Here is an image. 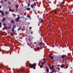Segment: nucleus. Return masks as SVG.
Here are the masks:
<instances>
[{
    "label": "nucleus",
    "instance_id": "nucleus-1",
    "mask_svg": "<svg viewBox=\"0 0 73 73\" xmlns=\"http://www.w3.org/2000/svg\"><path fill=\"white\" fill-rule=\"evenodd\" d=\"M29 65L31 68H33L34 69H36V67H35V64H31V63H29Z\"/></svg>",
    "mask_w": 73,
    "mask_h": 73
},
{
    "label": "nucleus",
    "instance_id": "nucleus-2",
    "mask_svg": "<svg viewBox=\"0 0 73 73\" xmlns=\"http://www.w3.org/2000/svg\"><path fill=\"white\" fill-rule=\"evenodd\" d=\"M61 56L62 59H64V58H65L66 57V56L65 55H62Z\"/></svg>",
    "mask_w": 73,
    "mask_h": 73
},
{
    "label": "nucleus",
    "instance_id": "nucleus-3",
    "mask_svg": "<svg viewBox=\"0 0 73 73\" xmlns=\"http://www.w3.org/2000/svg\"><path fill=\"white\" fill-rule=\"evenodd\" d=\"M20 20V17H18V18H16L15 19V21L17 22H19V21Z\"/></svg>",
    "mask_w": 73,
    "mask_h": 73
},
{
    "label": "nucleus",
    "instance_id": "nucleus-4",
    "mask_svg": "<svg viewBox=\"0 0 73 73\" xmlns=\"http://www.w3.org/2000/svg\"><path fill=\"white\" fill-rule=\"evenodd\" d=\"M5 20V18H4L2 20V22H4Z\"/></svg>",
    "mask_w": 73,
    "mask_h": 73
},
{
    "label": "nucleus",
    "instance_id": "nucleus-5",
    "mask_svg": "<svg viewBox=\"0 0 73 73\" xmlns=\"http://www.w3.org/2000/svg\"><path fill=\"white\" fill-rule=\"evenodd\" d=\"M53 11V12H54V13L55 14H56L57 13V11H56V10H54Z\"/></svg>",
    "mask_w": 73,
    "mask_h": 73
},
{
    "label": "nucleus",
    "instance_id": "nucleus-6",
    "mask_svg": "<svg viewBox=\"0 0 73 73\" xmlns=\"http://www.w3.org/2000/svg\"><path fill=\"white\" fill-rule=\"evenodd\" d=\"M43 43L42 42V40H41L39 41V44H42Z\"/></svg>",
    "mask_w": 73,
    "mask_h": 73
},
{
    "label": "nucleus",
    "instance_id": "nucleus-7",
    "mask_svg": "<svg viewBox=\"0 0 73 73\" xmlns=\"http://www.w3.org/2000/svg\"><path fill=\"white\" fill-rule=\"evenodd\" d=\"M27 11H30L31 10V8H27L26 9Z\"/></svg>",
    "mask_w": 73,
    "mask_h": 73
},
{
    "label": "nucleus",
    "instance_id": "nucleus-8",
    "mask_svg": "<svg viewBox=\"0 0 73 73\" xmlns=\"http://www.w3.org/2000/svg\"><path fill=\"white\" fill-rule=\"evenodd\" d=\"M55 70V69H52V73H54V71Z\"/></svg>",
    "mask_w": 73,
    "mask_h": 73
},
{
    "label": "nucleus",
    "instance_id": "nucleus-9",
    "mask_svg": "<svg viewBox=\"0 0 73 73\" xmlns=\"http://www.w3.org/2000/svg\"><path fill=\"white\" fill-rule=\"evenodd\" d=\"M5 13L6 15H8V13H9V11H6L5 12Z\"/></svg>",
    "mask_w": 73,
    "mask_h": 73
},
{
    "label": "nucleus",
    "instance_id": "nucleus-10",
    "mask_svg": "<svg viewBox=\"0 0 73 73\" xmlns=\"http://www.w3.org/2000/svg\"><path fill=\"white\" fill-rule=\"evenodd\" d=\"M1 13L3 16L4 15V12H3V11L1 12Z\"/></svg>",
    "mask_w": 73,
    "mask_h": 73
},
{
    "label": "nucleus",
    "instance_id": "nucleus-11",
    "mask_svg": "<svg viewBox=\"0 0 73 73\" xmlns=\"http://www.w3.org/2000/svg\"><path fill=\"white\" fill-rule=\"evenodd\" d=\"M44 64H45V63L44 62H43L41 63V65H44Z\"/></svg>",
    "mask_w": 73,
    "mask_h": 73
},
{
    "label": "nucleus",
    "instance_id": "nucleus-12",
    "mask_svg": "<svg viewBox=\"0 0 73 73\" xmlns=\"http://www.w3.org/2000/svg\"><path fill=\"white\" fill-rule=\"evenodd\" d=\"M8 4L9 5H11V2H10V1H9L8 2Z\"/></svg>",
    "mask_w": 73,
    "mask_h": 73
},
{
    "label": "nucleus",
    "instance_id": "nucleus-13",
    "mask_svg": "<svg viewBox=\"0 0 73 73\" xmlns=\"http://www.w3.org/2000/svg\"><path fill=\"white\" fill-rule=\"evenodd\" d=\"M49 68H47V72L48 73H49Z\"/></svg>",
    "mask_w": 73,
    "mask_h": 73
},
{
    "label": "nucleus",
    "instance_id": "nucleus-14",
    "mask_svg": "<svg viewBox=\"0 0 73 73\" xmlns=\"http://www.w3.org/2000/svg\"><path fill=\"white\" fill-rule=\"evenodd\" d=\"M40 68H43V65H41L40 66Z\"/></svg>",
    "mask_w": 73,
    "mask_h": 73
},
{
    "label": "nucleus",
    "instance_id": "nucleus-15",
    "mask_svg": "<svg viewBox=\"0 0 73 73\" xmlns=\"http://www.w3.org/2000/svg\"><path fill=\"white\" fill-rule=\"evenodd\" d=\"M61 67L62 68H64V66L62 65H61Z\"/></svg>",
    "mask_w": 73,
    "mask_h": 73
},
{
    "label": "nucleus",
    "instance_id": "nucleus-16",
    "mask_svg": "<svg viewBox=\"0 0 73 73\" xmlns=\"http://www.w3.org/2000/svg\"><path fill=\"white\" fill-rule=\"evenodd\" d=\"M21 27L19 28L18 30V31H19L21 29Z\"/></svg>",
    "mask_w": 73,
    "mask_h": 73
},
{
    "label": "nucleus",
    "instance_id": "nucleus-17",
    "mask_svg": "<svg viewBox=\"0 0 73 73\" xmlns=\"http://www.w3.org/2000/svg\"><path fill=\"white\" fill-rule=\"evenodd\" d=\"M11 23H15V22L13 21V20H12L11 21Z\"/></svg>",
    "mask_w": 73,
    "mask_h": 73
},
{
    "label": "nucleus",
    "instance_id": "nucleus-18",
    "mask_svg": "<svg viewBox=\"0 0 73 73\" xmlns=\"http://www.w3.org/2000/svg\"><path fill=\"white\" fill-rule=\"evenodd\" d=\"M1 22H0V28H1Z\"/></svg>",
    "mask_w": 73,
    "mask_h": 73
},
{
    "label": "nucleus",
    "instance_id": "nucleus-19",
    "mask_svg": "<svg viewBox=\"0 0 73 73\" xmlns=\"http://www.w3.org/2000/svg\"><path fill=\"white\" fill-rule=\"evenodd\" d=\"M10 34L11 35H12V36H13V33H10Z\"/></svg>",
    "mask_w": 73,
    "mask_h": 73
},
{
    "label": "nucleus",
    "instance_id": "nucleus-20",
    "mask_svg": "<svg viewBox=\"0 0 73 73\" xmlns=\"http://www.w3.org/2000/svg\"><path fill=\"white\" fill-rule=\"evenodd\" d=\"M51 69H53V68H54V67L51 66Z\"/></svg>",
    "mask_w": 73,
    "mask_h": 73
},
{
    "label": "nucleus",
    "instance_id": "nucleus-21",
    "mask_svg": "<svg viewBox=\"0 0 73 73\" xmlns=\"http://www.w3.org/2000/svg\"><path fill=\"white\" fill-rule=\"evenodd\" d=\"M33 6H36V4H33Z\"/></svg>",
    "mask_w": 73,
    "mask_h": 73
},
{
    "label": "nucleus",
    "instance_id": "nucleus-22",
    "mask_svg": "<svg viewBox=\"0 0 73 73\" xmlns=\"http://www.w3.org/2000/svg\"><path fill=\"white\" fill-rule=\"evenodd\" d=\"M27 17H29V18H31V16H29V15H27Z\"/></svg>",
    "mask_w": 73,
    "mask_h": 73
},
{
    "label": "nucleus",
    "instance_id": "nucleus-23",
    "mask_svg": "<svg viewBox=\"0 0 73 73\" xmlns=\"http://www.w3.org/2000/svg\"><path fill=\"white\" fill-rule=\"evenodd\" d=\"M31 8H33V5H31Z\"/></svg>",
    "mask_w": 73,
    "mask_h": 73
},
{
    "label": "nucleus",
    "instance_id": "nucleus-24",
    "mask_svg": "<svg viewBox=\"0 0 73 73\" xmlns=\"http://www.w3.org/2000/svg\"><path fill=\"white\" fill-rule=\"evenodd\" d=\"M4 28H5V29H6V30H7V27H4Z\"/></svg>",
    "mask_w": 73,
    "mask_h": 73
},
{
    "label": "nucleus",
    "instance_id": "nucleus-25",
    "mask_svg": "<svg viewBox=\"0 0 73 73\" xmlns=\"http://www.w3.org/2000/svg\"><path fill=\"white\" fill-rule=\"evenodd\" d=\"M23 70H20V72H21V73H23Z\"/></svg>",
    "mask_w": 73,
    "mask_h": 73
},
{
    "label": "nucleus",
    "instance_id": "nucleus-26",
    "mask_svg": "<svg viewBox=\"0 0 73 73\" xmlns=\"http://www.w3.org/2000/svg\"><path fill=\"white\" fill-rule=\"evenodd\" d=\"M8 29H11V27L10 26L8 28H7Z\"/></svg>",
    "mask_w": 73,
    "mask_h": 73
},
{
    "label": "nucleus",
    "instance_id": "nucleus-27",
    "mask_svg": "<svg viewBox=\"0 0 73 73\" xmlns=\"http://www.w3.org/2000/svg\"><path fill=\"white\" fill-rule=\"evenodd\" d=\"M50 57L51 58V59H53V57L52 56H50Z\"/></svg>",
    "mask_w": 73,
    "mask_h": 73
},
{
    "label": "nucleus",
    "instance_id": "nucleus-28",
    "mask_svg": "<svg viewBox=\"0 0 73 73\" xmlns=\"http://www.w3.org/2000/svg\"><path fill=\"white\" fill-rule=\"evenodd\" d=\"M62 4H65V2L63 1L62 2Z\"/></svg>",
    "mask_w": 73,
    "mask_h": 73
},
{
    "label": "nucleus",
    "instance_id": "nucleus-29",
    "mask_svg": "<svg viewBox=\"0 0 73 73\" xmlns=\"http://www.w3.org/2000/svg\"><path fill=\"white\" fill-rule=\"evenodd\" d=\"M50 57H51L52 56V54H51V53H50Z\"/></svg>",
    "mask_w": 73,
    "mask_h": 73
},
{
    "label": "nucleus",
    "instance_id": "nucleus-30",
    "mask_svg": "<svg viewBox=\"0 0 73 73\" xmlns=\"http://www.w3.org/2000/svg\"><path fill=\"white\" fill-rule=\"evenodd\" d=\"M44 21V19H42L41 21V23H42Z\"/></svg>",
    "mask_w": 73,
    "mask_h": 73
},
{
    "label": "nucleus",
    "instance_id": "nucleus-31",
    "mask_svg": "<svg viewBox=\"0 0 73 73\" xmlns=\"http://www.w3.org/2000/svg\"><path fill=\"white\" fill-rule=\"evenodd\" d=\"M28 6L29 7V6H30V3H28Z\"/></svg>",
    "mask_w": 73,
    "mask_h": 73
},
{
    "label": "nucleus",
    "instance_id": "nucleus-32",
    "mask_svg": "<svg viewBox=\"0 0 73 73\" xmlns=\"http://www.w3.org/2000/svg\"><path fill=\"white\" fill-rule=\"evenodd\" d=\"M37 49L38 50V49H40V48L39 47H37Z\"/></svg>",
    "mask_w": 73,
    "mask_h": 73
},
{
    "label": "nucleus",
    "instance_id": "nucleus-33",
    "mask_svg": "<svg viewBox=\"0 0 73 73\" xmlns=\"http://www.w3.org/2000/svg\"><path fill=\"white\" fill-rule=\"evenodd\" d=\"M29 41H30V42H31V39H30V38H29Z\"/></svg>",
    "mask_w": 73,
    "mask_h": 73
},
{
    "label": "nucleus",
    "instance_id": "nucleus-34",
    "mask_svg": "<svg viewBox=\"0 0 73 73\" xmlns=\"http://www.w3.org/2000/svg\"><path fill=\"white\" fill-rule=\"evenodd\" d=\"M15 7L16 8H17L18 7H17V5H15Z\"/></svg>",
    "mask_w": 73,
    "mask_h": 73
},
{
    "label": "nucleus",
    "instance_id": "nucleus-35",
    "mask_svg": "<svg viewBox=\"0 0 73 73\" xmlns=\"http://www.w3.org/2000/svg\"><path fill=\"white\" fill-rule=\"evenodd\" d=\"M16 26L15 25H14V26L13 27L14 28H16Z\"/></svg>",
    "mask_w": 73,
    "mask_h": 73
},
{
    "label": "nucleus",
    "instance_id": "nucleus-36",
    "mask_svg": "<svg viewBox=\"0 0 73 73\" xmlns=\"http://www.w3.org/2000/svg\"><path fill=\"white\" fill-rule=\"evenodd\" d=\"M68 66H66V67L65 68L66 69V68H68Z\"/></svg>",
    "mask_w": 73,
    "mask_h": 73
},
{
    "label": "nucleus",
    "instance_id": "nucleus-37",
    "mask_svg": "<svg viewBox=\"0 0 73 73\" xmlns=\"http://www.w3.org/2000/svg\"><path fill=\"white\" fill-rule=\"evenodd\" d=\"M6 25V24L5 23L3 24V26H4V27H5V26Z\"/></svg>",
    "mask_w": 73,
    "mask_h": 73
},
{
    "label": "nucleus",
    "instance_id": "nucleus-38",
    "mask_svg": "<svg viewBox=\"0 0 73 73\" xmlns=\"http://www.w3.org/2000/svg\"><path fill=\"white\" fill-rule=\"evenodd\" d=\"M12 31H13V32H15V31L14 30H13V29H12Z\"/></svg>",
    "mask_w": 73,
    "mask_h": 73
},
{
    "label": "nucleus",
    "instance_id": "nucleus-39",
    "mask_svg": "<svg viewBox=\"0 0 73 73\" xmlns=\"http://www.w3.org/2000/svg\"><path fill=\"white\" fill-rule=\"evenodd\" d=\"M42 44L43 46H44V45H45V44H44V43H42Z\"/></svg>",
    "mask_w": 73,
    "mask_h": 73
},
{
    "label": "nucleus",
    "instance_id": "nucleus-40",
    "mask_svg": "<svg viewBox=\"0 0 73 73\" xmlns=\"http://www.w3.org/2000/svg\"><path fill=\"white\" fill-rule=\"evenodd\" d=\"M31 35H32L33 34V31H32L31 32Z\"/></svg>",
    "mask_w": 73,
    "mask_h": 73
},
{
    "label": "nucleus",
    "instance_id": "nucleus-41",
    "mask_svg": "<svg viewBox=\"0 0 73 73\" xmlns=\"http://www.w3.org/2000/svg\"><path fill=\"white\" fill-rule=\"evenodd\" d=\"M11 12H14V10H11Z\"/></svg>",
    "mask_w": 73,
    "mask_h": 73
},
{
    "label": "nucleus",
    "instance_id": "nucleus-42",
    "mask_svg": "<svg viewBox=\"0 0 73 73\" xmlns=\"http://www.w3.org/2000/svg\"><path fill=\"white\" fill-rule=\"evenodd\" d=\"M9 11H10V12H11L12 11V9H9Z\"/></svg>",
    "mask_w": 73,
    "mask_h": 73
},
{
    "label": "nucleus",
    "instance_id": "nucleus-43",
    "mask_svg": "<svg viewBox=\"0 0 73 73\" xmlns=\"http://www.w3.org/2000/svg\"><path fill=\"white\" fill-rule=\"evenodd\" d=\"M48 27H49V28L50 27V25L49 24H48Z\"/></svg>",
    "mask_w": 73,
    "mask_h": 73
},
{
    "label": "nucleus",
    "instance_id": "nucleus-44",
    "mask_svg": "<svg viewBox=\"0 0 73 73\" xmlns=\"http://www.w3.org/2000/svg\"><path fill=\"white\" fill-rule=\"evenodd\" d=\"M3 11H2L1 10H0V13H1Z\"/></svg>",
    "mask_w": 73,
    "mask_h": 73
},
{
    "label": "nucleus",
    "instance_id": "nucleus-45",
    "mask_svg": "<svg viewBox=\"0 0 73 73\" xmlns=\"http://www.w3.org/2000/svg\"><path fill=\"white\" fill-rule=\"evenodd\" d=\"M2 36H4V33H2Z\"/></svg>",
    "mask_w": 73,
    "mask_h": 73
},
{
    "label": "nucleus",
    "instance_id": "nucleus-46",
    "mask_svg": "<svg viewBox=\"0 0 73 73\" xmlns=\"http://www.w3.org/2000/svg\"><path fill=\"white\" fill-rule=\"evenodd\" d=\"M1 3H2V4H3V3H4V2H3V1H1Z\"/></svg>",
    "mask_w": 73,
    "mask_h": 73
},
{
    "label": "nucleus",
    "instance_id": "nucleus-47",
    "mask_svg": "<svg viewBox=\"0 0 73 73\" xmlns=\"http://www.w3.org/2000/svg\"><path fill=\"white\" fill-rule=\"evenodd\" d=\"M29 29H30V30H31V29H32V27H30L29 28Z\"/></svg>",
    "mask_w": 73,
    "mask_h": 73
},
{
    "label": "nucleus",
    "instance_id": "nucleus-48",
    "mask_svg": "<svg viewBox=\"0 0 73 73\" xmlns=\"http://www.w3.org/2000/svg\"><path fill=\"white\" fill-rule=\"evenodd\" d=\"M17 16H18V17H20V15H17Z\"/></svg>",
    "mask_w": 73,
    "mask_h": 73
},
{
    "label": "nucleus",
    "instance_id": "nucleus-49",
    "mask_svg": "<svg viewBox=\"0 0 73 73\" xmlns=\"http://www.w3.org/2000/svg\"><path fill=\"white\" fill-rule=\"evenodd\" d=\"M4 46H7V45L5 44V45H4Z\"/></svg>",
    "mask_w": 73,
    "mask_h": 73
},
{
    "label": "nucleus",
    "instance_id": "nucleus-50",
    "mask_svg": "<svg viewBox=\"0 0 73 73\" xmlns=\"http://www.w3.org/2000/svg\"><path fill=\"white\" fill-rule=\"evenodd\" d=\"M44 61H46V59H44L43 60Z\"/></svg>",
    "mask_w": 73,
    "mask_h": 73
},
{
    "label": "nucleus",
    "instance_id": "nucleus-51",
    "mask_svg": "<svg viewBox=\"0 0 73 73\" xmlns=\"http://www.w3.org/2000/svg\"><path fill=\"white\" fill-rule=\"evenodd\" d=\"M37 17H38V19L39 18L38 17H39V16H38V15L37 16Z\"/></svg>",
    "mask_w": 73,
    "mask_h": 73
},
{
    "label": "nucleus",
    "instance_id": "nucleus-52",
    "mask_svg": "<svg viewBox=\"0 0 73 73\" xmlns=\"http://www.w3.org/2000/svg\"><path fill=\"white\" fill-rule=\"evenodd\" d=\"M13 29L14 30L15 29V28L14 27H13Z\"/></svg>",
    "mask_w": 73,
    "mask_h": 73
},
{
    "label": "nucleus",
    "instance_id": "nucleus-53",
    "mask_svg": "<svg viewBox=\"0 0 73 73\" xmlns=\"http://www.w3.org/2000/svg\"><path fill=\"white\" fill-rule=\"evenodd\" d=\"M56 6H57V7H58V4H57V5H56Z\"/></svg>",
    "mask_w": 73,
    "mask_h": 73
},
{
    "label": "nucleus",
    "instance_id": "nucleus-54",
    "mask_svg": "<svg viewBox=\"0 0 73 73\" xmlns=\"http://www.w3.org/2000/svg\"><path fill=\"white\" fill-rule=\"evenodd\" d=\"M5 1H7V0H4Z\"/></svg>",
    "mask_w": 73,
    "mask_h": 73
},
{
    "label": "nucleus",
    "instance_id": "nucleus-55",
    "mask_svg": "<svg viewBox=\"0 0 73 73\" xmlns=\"http://www.w3.org/2000/svg\"><path fill=\"white\" fill-rule=\"evenodd\" d=\"M0 8H1V6H0Z\"/></svg>",
    "mask_w": 73,
    "mask_h": 73
},
{
    "label": "nucleus",
    "instance_id": "nucleus-56",
    "mask_svg": "<svg viewBox=\"0 0 73 73\" xmlns=\"http://www.w3.org/2000/svg\"><path fill=\"white\" fill-rule=\"evenodd\" d=\"M9 25L10 26H11V24H10Z\"/></svg>",
    "mask_w": 73,
    "mask_h": 73
},
{
    "label": "nucleus",
    "instance_id": "nucleus-57",
    "mask_svg": "<svg viewBox=\"0 0 73 73\" xmlns=\"http://www.w3.org/2000/svg\"><path fill=\"white\" fill-rule=\"evenodd\" d=\"M51 66V65L50 64V65H49V66Z\"/></svg>",
    "mask_w": 73,
    "mask_h": 73
},
{
    "label": "nucleus",
    "instance_id": "nucleus-58",
    "mask_svg": "<svg viewBox=\"0 0 73 73\" xmlns=\"http://www.w3.org/2000/svg\"><path fill=\"white\" fill-rule=\"evenodd\" d=\"M29 46H31V45H29Z\"/></svg>",
    "mask_w": 73,
    "mask_h": 73
},
{
    "label": "nucleus",
    "instance_id": "nucleus-59",
    "mask_svg": "<svg viewBox=\"0 0 73 73\" xmlns=\"http://www.w3.org/2000/svg\"><path fill=\"white\" fill-rule=\"evenodd\" d=\"M61 30H62V29L61 28Z\"/></svg>",
    "mask_w": 73,
    "mask_h": 73
},
{
    "label": "nucleus",
    "instance_id": "nucleus-60",
    "mask_svg": "<svg viewBox=\"0 0 73 73\" xmlns=\"http://www.w3.org/2000/svg\"><path fill=\"white\" fill-rule=\"evenodd\" d=\"M48 1L49 0H48Z\"/></svg>",
    "mask_w": 73,
    "mask_h": 73
}]
</instances>
